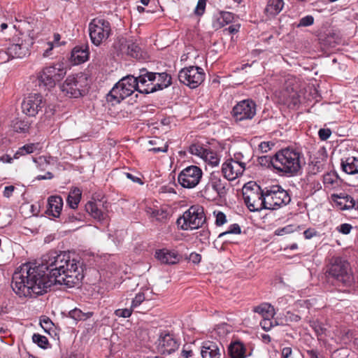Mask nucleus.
<instances>
[{
    "mask_svg": "<svg viewBox=\"0 0 358 358\" xmlns=\"http://www.w3.org/2000/svg\"><path fill=\"white\" fill-rule=\"evenodd\" d=\"M83 263L71 259L65 252L50 251L41 264L28 262L13 274L11 287L20 296L36 297L55 284L69 287L78 285L84 278Z\"/></svg>",
    "mask_w": 358,
    "mask_h": 358,
    "instance_id": "1",
    "label": "nucleus"
},
{
    "mask_svg": "<svg viewBox=\"0 0 358 358\" xmlns=\"http://www.w3.org/2000/svg\"><path fill=\"white\" fill-rule=\"evenodd\" d=\"M155 74L148 71L146 69L140 70L138 77L127 76L120 80L109 92L106 96L107 101L112 105L120 103L126 97L131 95L134 91L145 94L141 89L145 87V83L153 81Z\"/></svg>",
    "mask_w": 358,
    "mask_h": 358,
    "instance_id": "2",
    "label": "nucleus"
},
{
    "mask_svg": "<svg viewBox=\"0 0 358 358\" xmlns=\"http://www.w3.org/2000/svg\"><path fill=\"white\" fill-rule=\"evenodd\" d=\"M274 169L285 173L296 174L305 164L301 154L290 148H285L274 155Z\"/></svg>",
    "mask_w": 358,
    "mask_h": 358,
    "instance_id": "3",
    "label": "nucleus"
},
{
    "mask_svg": "<svg viewBox=\"0 0 358 358\" xmlns=\"http://www.w3.org/2000/svg\"><path fill=\"white\" fill-rule=\"evenodd\" d=\"M265 189H262L256 182H248L243 186L244 202L250 211H259L266 209L264 203Z\"/></svg>",
    "mask_w": 358,
    "mask_h": 358,
    "instance_id": "4",
    "label": "nucleus"
},
{
    "mask_svg": "<svg viewBox=\"0 0 358 358\" xmlns=\"http://www.w3.org/2000/svg\"><path fill=\"white\" fill-rule=\"evenodd\" d=\"M66 74V70L63 64H56L50 66L43 68L38 73L36 82L40 87L50 90L55 87L56 83L62 80Z\"/></svg>",
    "mask_w": 358,
    "mask_h": 358,
    "instance_id": "5",
    "label": "nucleus"
},
{
    "mask_svg": "<svg viewBox=\"0 0 358 358\" xmlns=\"http://www.w3.org/2000/svg\"><path fill=\"white\" fill-rule=\"evenodd\" d=\"M206 222L204 209L199 205L192 206L182 216L178 218L176 224L182 230L196 229Z\"/></svg>",
    "mask_w": 358,
    "mask_h": 358,
    "instance_id": "6",
    "label": "nucleus"
},
{
    "mask_svg": "<svg viewBox=\"0 0 358 358\" xmlns=\"http://www.w3.org/2000/svg\"><path fill=\"white\" fill-rule=\"evenodd\" d=\"M264 203L266 209L275 210L288 204L291 198L287 191L278 185L265 188Z\"/></svg>",
    "mask_w": 358,
    "mask_h": 358,
    "instance_id": "7",
    "label": "nucleus"
},
{
    "mask_svg": "<svg viewBox=\"0 0 358 358\" xmlns=\"http://www.w3.org/2000/svg\"><path fill=\"white\" fill-rule=\"evenodd\" d=\"M90 39L95 45L106 40L111 32L110 22L103 18H94L89 24Z\"/></svg>",
    "mask_w": 358,
    "mask_h": 358,
    "instance_id": "8",
    "label": "nucleus"
},
{
    "mask_svg": "<svg viewBox=\"0 0 358 358\" xmlns=\"http://www.w3.org/2000/svg\"><path fill=\"white\" fill-rule=\"evenodd\" d=\"M227 182L215 173L210 174L209 182L201 191L202 196L208 200H215L225 196Z\"/></svg>",
    "mask_w": 358,
    "mask_h": 358,
    "instance_id": "9",
    "label": "nucleus"
},
{
    "mask_svg": "<svg viewBox=\"0 0 358 358\" xmlns=\"http://www.w3.org/2000/svg\"><path fill=\"white\" fill-rule=\"evenodd\" d=\"M205 73L203 70L198 66H189L184 68L179 71L178 79L180 83L189 86L190 88H196L204 80Z\"/></svg>",
    "mask_w": 358,
    "mask_h": 358,
    "instance_id": "10",
    "label": "nucleus"
},
{
    "mask_svg": "<svg viewBox=\"0 0 358 358\" xmlns=\"http://www.w3.org/2000/svg\"><path fill=\"white\" fill-rule=\"evenodd\" d=\"M202 177L201 169L196 166H189L184 169L178 175V181L185 188L196 187Z\"/></svg>",
    "mask_w": 358,
    "mask_h": 358,
    "instance_id": "11",
    "label": "nucleus"
},
{
    "mask_svg": "<svg viewBox=\"0 0 358 358\" xmlns=\"http://www.w3.org/2000/svg\"><path fill=\"white\" fill-rule=\"evenodd\" d=\"M240 154L234 155L235 159L227 160L222 164V171L225 178L233 180L241 176L245 169V164L240 162Z\"/></svg>",
    "mask_w": 358,
    "mask_h": 358,
    "instance_id": "12",
    "label": "nucleus"
},
{
    "mask_svg": "<svg viewBox=\"0 0 358 358\" xmlns=\"http://www.w3.org/2000/svg\"><path fill=\"white\" fill-rule=\"evenodd\" d=\"M179 346V341L173 334L169 333H162L157 341V352L164 355L175 352L178 350Z\"/></svg>",
    "mask_w": 358,
    "mask_h": 358,
    "instance_id": "13",
    "label": "nucleus"
},
{
    "mask_svg": "<svg viewBox=\"0 0 358 358\" xmlns=\"http://www.w3.org/2000/svg\"><path fill=\"white\" fill-rule=\"evenodd\" d=\"M354 282L355 278L350 264L345 260H337V287H350Z\"/></svg>",
    "mask_w": 358,
    "mask_h": 358,
    "instance_id": "14",
    "label": "nucleus"
},
{
    "mask_svg": "<svg viewBox=\"0 0 358 358\" xmlns=\"http://www.w3.org/2000/svg\"><path fill=\"white\" fill-rule=\"evenodd\" d=\"M279 101L287 107L289 110H298L300 104L299 96L296 89L287 85L286 87L279 92Z\"/></svg>",
    "mask_w": 358,
    "mask_h": 358,
    "instance_id": "15",
    "label": "nucleus"
},
{
    "mask_svg": "<svg viewBox=\"0 0 358 358\" xmlns=\"http://www.w3.org/2000/svg\"><path fill=\"white\" fill-rule=\"evenodd\" d=\"M22 112H40L45 110L48 112L46 102L39 94H33L28 96L21 104Z\"/></svg>",
    "mask_w": 358,
    "mask_h": 358,
    "instance_id": "16",
    "label": "nucleus"
},
{
    "mask_svg": "<svg viewBox=\"0 0 358 358\" xmlns=\"http://www.w3.org/2000/svg\"><path fill=\"white\" fill-rule=\"evenodd\" d=\"M155 79L145 83V87L141 89L145 94H150L157 90H163L171 84V78L166 73H154Z\"/></svg>",
    "mask_w": 358,
    "mask_h": 358,
    "instance_id": "17",
    "label": "nucleus"
},
{
    "mask_svg": "<svg viewBox=\"0 0 358 358\" xmlns=\"http://www.w3.org/2000/svg\"><path fill=\"white\" fill-rule=\"evenodd\" d=\"M224 352L221 343L207 341L203 343L201 356L203 358H220Z\"/></svg>",
    "mask_w": 358,
    "mask_h": 358,
    "instance_id": "18",
    "label": "nucleus"
},
{
    "mask_svg": "<svg viewBox=\"0 0 358 358\" xmlns=\"http://www.w3.org/2000/svg\"><path fill=\"white\" fill-rule=\"evenodd\" d=\"M227 355L229 358H246L251 355L248 352L245 345L239 341H231L227 348Z\"/></svg>",
    "mask_w": 358,
    "mask_h": 358,
    "instance_id": "19",
    "label": "nucleus"
},
{
    "mask_svg": "<svg viewBox=\"0 0 358 358\" xmlns=\"http://www.w3.org/2000/svg\"><path fill=\"white\" fill-rule=\"evenodd\" d=\"M29 43L20 40L16 43L10 44L7 48L10 58H23L29 54Z\"/></svg>",
    "mask_w": 358,
    "mask_h": 358,
    "instance_id": "20",
    "label": "nucleus"
},
{
    "mask_svg": "<svg viewBox=\"0 0 358 358\" xmlns=\"http://www.w3.org/2000/svg\"><path fill=\"white\" fill-rule=\"evenodd\" d=\"M61 90L70 97L77 98L81 95L78 83L73 76H69L66 78L65 82L61 86Z\"/></svg>",
    "mask_w": 358,
    "mask_h": 358,
    "instance_id": "21",
    "label": "nucleus"
},
{
    "mask_svg": "<svg viewBox=\"0 0 358 358\" xmlns=\"http://www.w3.org/2000/svg\"><path fill=\"white\" fill-rule=\"evenodd\" d=\"M353 208L358 211V199L355 200L346 194H337V210H348Z\"/></svg>",
    "mask_w": 358,
    "mask_h": 358,
    "instance_id": "22",
    "label": "nucleus"
},
{
    "mask_svg": "<svg viewBox=\"0 0 358 358\" xmlns=\"http://www.w3.org/2000/svg\"><path fill=\"white\" fill-rule=\"evenodd\" d=\"M95 201H88L85 208V210L95 220L100 222H107L108 214L102 210Z\"/></svg>",
    "mask_w": 358,
    "mask_h": 358,
    "instance_id": "23",
    "label": "nucleus"
},
{
    "mask_svg": "<svg viewBox=\"0 0 358 358\" xmlns=\"http://www.w3.org/2000/svg\"><path fill=\"white\" fill-rule=\"evenodd\" d=\"M89 48L87 45L76 46L71 51V59L75 64H80L88 59Z\"/></svg>",
    "mask_w": 358,
    "mask_h": 358,
    "instance_id": "24",
    "label": "nucleus"
},
{
    "mask_svg": "<svg viewBox=\"0 0 358 358\" xmlns=\"http://www.w3.org/2000/svg\"><path fill=\"white\" fill-rule=\"evenodd\" d=\"M47 213L55 217H59L63 206V200L60 196H51L48 199Z\"/></svg>",
    "mask_w": 358,
    "mask_h": 358,
    "instance_id": "25",
    "label": "nucleus"
},
{
    "mask_svg": "<svg viewBox=\"0 0 358 358\" xmlns=\"http://www.w3.org/2000/svg\"><path fill=\"white\" fill-rule=\"evenodd\" d=\"M155 257L162 263L166 264H175L179 262V255L175 252L168 250H160L156 252Z\"/></svg>",
    "mask_w": 358,
    "mask_h": 358,
    "instance_id": "26",
    "label": "nucleus"
},
{
    "mask_svg": "<svg viewBox=\"0 0 358 358\" xmlns=\"http://www.w3.org/2000/svg\"><path fill=\"white\" fill-rule=\"evenodd\" d=\"M341 169L348 174L358 173V157H348L341 159Z\"/></svg>",
    "mask_w": 358,
    "mask_h": 358,
    "instance_id": "27",
    "label": "nucleus"
},
{
    "mask_svg": "<svg viewBox=\"0 0 358 358\" xmlns=\"http://www.w3.org/2000/svg\"><path fill=\"white\" fill-rule=\"evenodd\" d=\"M10 126L15 132L26 133L29 131L30 126L29 117L23 115L16 117L12 120Z\"/></svg>",
    "mask_w": 358,
    "mask_h": 358,
    "instance_id": "28",
    "label": "nucleus"
},
{
    "mask_svg": "<svg viewBox=\"0 0 358 358\" xmlns=\"http://www.w3.org/2000/svg\"><path fill=\"white\" fill-rule=\"evenodd\" d=\"M256 103L250 99H247L238 102L234 107L232 112H255Z\"/></svg>",
    "mask_w": 358,
    "mask_h": 358,
    "instance_id": "29",
    "label": "nucleus"
},
{
    "mask_svg": "<svg viewBox=\"0 0 358 358\" xmlns=\"http://www.w3.org/2000/svg\"><path fill=\"white\" fill-rule=\"evenodd\" d=\"M284 6L282 0H268L265 8V12L269 15H276L278 14Z\"/></svg>",
    "mask_w": 358,
    "mask_h": 358,
    "instance_id": "30",
    "label": "nucleus"
},
{
    "mask_svg": "<svg viewBox=\"0 0 358 358\" xmlns=\"http://www.w3.org/2000/svg\"><path fill=\"white\" fill-rule=\"evenodd\" d=\"M81 199V190L78 187L73 188L67 197V205L70 208L74 210L77 208Z\"/></svg>",
    "mask_w": 358,
    "mask_h": 358,
    "instance_id": "31",
    "label": "nucleus"
},
{
    "mask_svg": "<svg viewBox=\"0 0 358 358\" xmlns=\"http://www.w3.org/2000/svg\"><path fill=\"white\" fill-rule=\"evenodd\" d=\"M254 312L259 314L263 318L273 317L275 315L274 308L269 303H262L254 308Z\"/></svg>",
    "mask_w": 358,
    "mask_h": 358,
    "instance_id": "32",
    "label": "nucleus"
},
{
    "mask_svg": "<svg viewBox=\"0 0 358 358\" xmlns=\"http://www.w3.org/2000/svg\"><path fill=\"white\" fill-rule=\"evenodd\" d=\"M40 147L39 143H29L20 147L15 153L13 158L18 159L20 156L33 153L35 150H38Z\"/></svg>",
    "mask_w": 358,
    "mask_h": 358,
    "instance_id": "33",
    "label": "nucleus"
},
{
    "mask_svg": "<svg viewBox=\"0 0 358 358\" xmlns=\"http://www.w3.org/2000/svg\"><path fill=\"white\" fill-rule=\"evenodd\" d=\"M234 17V14L227 11H222L220 13V17L217 18L216 25L217 28H221L233 22ZM215 27V25H214Z\"/></svg>",
    "mask_w": 358,
    "mask_h": 358,
    "instance_id": "34",
    "label": "nucleus"
},
{
    "mask_svg": "<svg viewBox=\"0 0 358 358\" xmlns=\"http://www.w3.org/2000/svg\"><path fill=\"white\" fill-rule=\"evenodd\" d=\"M127 53L136 59H140L142 56L140 47L136 43L131 41L127 43Z\"/></svg>",
    "mask_w": 358,
    "mask_h": 358,
    "instance_id": "35",
    "label": "nucleus"
},
{
    "mask_svg": "<svg viewBox=\"0 0 358 358\" xmlns=\"http://www.w3.org/2000/svg\"><path fill=\"white\" fill-rule=\"evenodd\" d=\"M147 213L155 217L159 222L165 221L169 217L168 212L164 209H152L149 208L147 210Z\"/></svg>",
    "mask_w": 358,
    "mask_h": 358,
    "instance_id": "36",
    "label": "nucleus"
},
{
    "mask_svg": "<svg viewBox=\"0 0 358 358\" xmlns=\"http://www.w3.org/2000/svg\"><path fill=\"white\" fill-rule=\"evenodd\" d=\"M326 278L329 282H334L336 279V259H331L325 271Z\"/></svg>",
    "mask_w": 358,
    "mask_h": 358,
    "instance_id": "37",
    "label": "nucleus"
},
{
    "mask_svg": "<svg viewBox=\"0 0 358 358\" xmlns=\"http://www.w3.org/2000/svg\"><path fill=\"white\" fill-rule=\"evenodd\" d=\"M203 159L208 162V164L213 166H217L220 162V159L217 155L215 152L208 149H207L205 155L203 157Z\"/></svg>",
    "mask_w": 358,
    "mask_h": 358,
    "instance_id": "38",
    "label": "nucleus"
},
{
    "mask_svg": "<svg viewBox=\"0 0 358 358\" xmlns=\"http://www.w3.org/2000/svg\"><path fill=\"white\" fill-rule=\"evenodd\" d=\"M255 113H232V119L241 125H245V122L254 117Z\"/></svg>",
    "mask_w": 358,
    "mask_h": 358,
    "instance_id": "39",
    "label": "nucleus"
},
{
    "mask_svg": "<svg viewBox=\"0 0 358 358\" xmlns=\"http://www.w3.org/2000/svg\"><path fill=\"white\" fill-rule=\"evenodd\" d=\"M207 149L203 148V145L199 143H192L189 147V152L192 155H194L203 159V157L205 155Z\"/></svg>",
    "mask_w": 358,
    "mask_h": 358,
    "instance_id": "40",
    "label": "nucleus"
},
{
    "mask_svg": "<svg viewBox=\"0 0 358 358\" xmlns=\"http://www.w3.org/2000/svg\"><path fill=\"white\" fill-rule=\"evenodd\" d=\"M32 341L34 343L37 344L38 347L43 349H47L49 345L48 338L45 336L39 334H34L32 336Z\"/></svg>",
    "mask_w": 358,
    "mask_h": 358,
    "instance_id": "41",
    "label": "nucleus"
},
{
    "mask_svg": "<svg viewBox=\"0 0 358 358\" xmlns=\"http://www.w3.org/2000/svg\"><path fill=\"white\" fill-rule=\"evenodd\" d=\"M64 223H71L75 221H83V215L80 213H69L63 215Z\"/></svg>",
    "mask_w": 358,
    "mask_h": 358,
    "instance_id": "42",
    "label": "nucleus"
},
{
    "mask_svg": "<svg viewBox=\"0 0 358 358\" xmlns=\"http://www.w3.org/2000/svg\"><path fill=\"white\" fill-rule=\"evenodd\" d=\"M69 316L75 321L85 320L88 317L78 308H74L69 313Z\"/></svg>",
    "mask_w": 358,
    "mask_h": 358,
    "instance_id": "43",
    "label": "nucleus"
},
{
    "mask_svg": "<svg viewBox=\"0 0 358 358\" xmlns=\"http://www.w3.org/2000/svg\"><path fill=\"white\" fill-rule=\"evenodd\" d=\"M336 180V171H332L324 176V184L326 187H331Z\"/></svg>",
    "mask_w": 358,
    "mask_h": 358,
    "instance_id": "44",
    "label": "nucleus"
},
{
    "mask_svg": "<svg viewBox=\"0 0 358 358\" xmlns=\"http://www.w3.org/2000/svg\"><path fill=\"white\" fill-rule=\"evenodd\" d=\"M274 157H271L270 156L264 155L259 157L257 159L258 163L264 166H269L270 165H272L274 168Z\"/></svg>",
    "mask_w": 358,
    "mask_h": 358,
    "instance_id": "45",
    "label": "nucleus"
},
{
    "mask_svg": "<svg viewBox=\"0 0 358 358\" xmlns=\"http://www.w3.org/2000/svg\"><path fill=\"white\" fill-rule=\"evenodd\" d=\"M296 228L297 227L292 224L287 225L282 228H280L275 230V234L278 236H283L285 234H288L296 231Z\"/></svg>",
    "mask_w": 358,
    "mask_h": 358,
    "instance_id": "46",
    "label": "nucleus"
},
{
    "mask_svg": "<svg viewBox=\"0 0 358 358\" xmlns=\"http://www.w3.org/2000/svg\"><path fill=\"white\" fill-rule=\"evenodd\" d=\"M241 232V229L240 226L238 224H234L229 227V228L227 231L221 233L218 237L222 238V237H223L227 234H240Z\"/></svg>",
    "mask_w": 358,
    "mask_h": 358,
    "instance_id": "47",
    "label": "nucleus"
},
{
    "mask_svg": "<svg viewBox=\"0 0 358 358\" xmlns=\"http://www.w3.org/2000/svg\"><path fill=\"white\" fill-rule=\"evenodd\" d=\"M281 358H301L299 355H294L290 347H285L281 350Z\"/></svg>",
    "mask_w": 358,
    "mask_h": 358,
    "instance_id": "48",
    "label": "nucleus"
},
{
    "mask_svg": "<svg viewBox=\"0 0 358 358\" xmlns=\"http://www.w3.org/2000/svg\"><path fill=\"white\" fill-rule=\"evenodd\" d=\"M314 23V17L312 15H306L302 17L299 23L296 25L297 27H308Z\"/></svg>",
    "mask_w": 358,
    "mask_h": 358,
    "instance_id": "49",
    "label": "nucleus"
},
{
    "mask_svg": "<svg viewBox=\"0 0 358 358\" xmlns=\"http://www.w3.org/2000/svg\"><path fill=\"white\" fill-rule=\"evenodd\" d=\"M214 215H215V224L217 226H222L227 222L226 215L224 213L221 211H214Z\"/></svg>",
    "mask_w": 358,
    "mask_h": 358,
    "instance_id": "50",
    "label": "nucleus"
},
{
    "mask_svg": "<svg viewBox=\"0 0 358 358\" xmlns=\"http://www.w3.org/2000/svg\"><path fill=\"white\" fill-rule=\"evenodd\" d=\"M132 310L131 309L124 308V309H117L115 311V315L119 317L127 318L131 315Z\"/></svg>",
    "mask_w": 358,
    "mask_h": 358,
    "instance_id": "51",
    "label": "nucleus"
},
{
    "mask_svg": "<svg viewBox=\"0 0 358 358\" xmlns=\"http://www.w3.org/2000/svg\"><path fill=\"white\" fill-rule=\"evenodd\" d=\"M207 0H199L197 6L195 8V13L197 15H201L203 14Z\"/></svg>",
    "mask_w": 358,
    "mask_h": 358,
    "instance_id": "52",
    "label": "nucleus"
},
{
    "mask_svg": "<svg viewBox=\"0 0 358 358\" xmlns=\"http://www.w3.org/2000/svg\"><path fill=\"white\" fill-rule=\"evenodd\" d=\"M40 324L42 328L47 331L49 329H52V327L53 326V323L48 317H43V319H41Z\"/></svg>",
    "mask_w": 358,
    "mask_h": 358,
    "instance_id": "53",
    "label": "nucleus"
},
{
    "mask_svg": "<svg viewBox=\"0 0 358 358\" xmlns=\"http://www.w3.org/2000/svg\"><path fill=\"white\" fill-rule=\"evenodd\" d=\"M145 300V296L143 293L136 294L131 303V308H135L139 306Z\"/></svg>",
    "mask_w": 358,
    "mask_h": 358,
    "instance_id": "54",
    "label": "nucleus"
},
{
    "mask_svg": "<svg viewBox=\"0 0 358 358\" xmlns=\"http://www.w3.org/2000/svg\"><path fill=\"white\" fill-rule=\"evenodd\" d=\"M331 134V131L329 129H320L318 131V135L322 141H325L329 138Z\"/></svg>",
    "mask_w": 358,
    "mask_h": 358,
    "instance_id": "55",
    "label": "nucleus"
},
{
    "mask_svg": "<svg viewBox=\"0 0 358 358\" xmlns=\"http://www.w3.org/2000/svg\"><path fill=\"white\" fill-rule=\"evenodd\" d=\"M273 146L274 143L272 142H262L259 145V150H261L262 152H267Z\"/></svg>",
    "mask_w": 358,
    "mask_h": 358,
    "instance_id": "56",
    "label": "nucleus"
},
{
    "mask_svg": "<svg viewBox=\"0 0 358 358\" xmlns=\"http://www.w3.org/2000/svg\"><path fill=\"white\" fill-rule=\"evenodd\" d=\"M352 229V227L351 224L345 223V224H342L339 227L338 231H339V232L342 233L343 234L347 235L350 233Z\"/></svg>",
    "mask_w": 358,
    "mask_h": 358,
    "instance_id": "57",
    "label": "nucleus"
},
{
    "mask_svg": "<svg viewBox=\"0 0 358 358\" xmlns=\"http://www.w3.org/2000/svg\"><path fill=\"white\" fill-rule=\"evenodd\" d=\"M271 317H266L263 318V320L260 322L261 327L265 330L268 331L270 330L271 327H272V322H271Z\"/></svg>",
    "mask_w": 358,
    "mask_h": 358,
    "instance_id": "58",
    "label": "nucleus"
},
{
    "mask_svg": "<svg viewBox=\"0 0 358 358\" xmlns=\"http://www.w3.org/2000/svg\"><path fill=\"white\" fill-rule=\"evenodd\" d=\"M306 353L309 358H323L319 352L315 349L307 350Z\"/></svg>",
    "mask_w": 358,
    "mask_h": 358,
    "instance_id": "59",
    "label": "nucleus"
},
{
    "mask_svg": "<svg viewBox=\"0 0 358 358\" xmlns=\"http://www.w3.org/2000/svg\"><path fill=\"white\" fill-rule=\"evenodd\" d=\"M168 147H169L168 143H164V146H162V147H154V148H150L148 150L150 152H152L155 153L159 152H166L168 150Z\"/></svg>",
    "mask_w": 358,
    "mask_h": 358,
    "instance_id": "60",
    "label": "nucleus"
},
{
    "mask_svg": "<svg viewBox=\"0 0 358 358\" xmlns=\"http://www.w3.org/2000/svg\"><path fill=\"white\" fill-rule=\"evenodd\" d=\"M10 59L8 50H0V64L5 63Z\"/></svg>",
    "mask_w": 358,
    "mask_h": 358,
    "instance_id": "61",
    "label": "nucleus"
},
{
    "mask_svg": "<svg viewBox=\"0 0 358 358\" xmlns=\"http://www.w3.org/2000/svg\"><path fill=\"white\" fill-rule=\"evenodd\" d=\"M317 233L314 229L309 228L304 231L303 235L306 239H310L315 236H317Z\"/></svg>",
    "mask_w": 358,
    "mask_h": 358,
    "instance_id": "62",
    "label": "nucleus"
},
{
    "mask_svg": "<svg viewBox=\"0 0 358 358\" xmlns=\"http://www.w3.org/2000/svg\"><path fill=\"white\" fill-rule=\"evenodd\" d=\"M14 190H15L14 186H13V185L6 186L4 188L3 196L6 198H10L12 196Z\"/></svg>",
    "mask_w": 358,
    "mask_h": 358,
    "instance_id": "63",
    "label": "nucleus"
},
{
    "mask_svg": "<svg viewBox=\"0 0 358 358\" xmlns=\"http://www.w3.org/2000/svg\"><path fill=\"white\" fill-rule=\"evenodd\" d=\"M201 255L197 253H195V252H192L189 255V260L192 261L194 264L199 263L201 261Z\"/></svg>",
    "mask_w": 358,
    "mask_h": 358,
    "instance_id": "64",
    "label": "nucleus"
}]
</instances>
